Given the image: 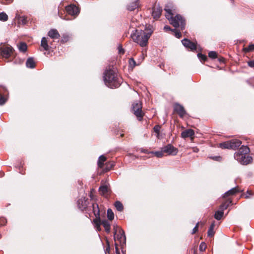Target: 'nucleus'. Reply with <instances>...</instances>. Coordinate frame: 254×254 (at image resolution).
I'll return each instance as SVG.
<instances>
[{
    "mask_svg": "<svg viewBox=\"0 0 254 254\" xmlns=\"http://www.w3.org/2000/svg\"><path fill=\"white\" fill-rule=\"evenodd\" d=\"M254 50V44H251L248 47L244 48V51L247 53Z\"/></svg>",
    "mask_w": 254,
    "mask_h": 254,
    "instance_id": "72a5a7b5",
    "label": "nucleus"
},
{
    "mask_svg": "<svg viewBox=\"0 0 254 254\" xmlns=\"http://www.w3.org/2000/svg\"><path fill=\"white\" fill-rule=\"evenodd\" d=\"M164 29L166 31H173V29H171V27L168 25H166L164 26Z\"/></svg>",
    "mask_w": 254,
    "mask_h": 254,
    "instance_id": "49530a36",
    "label": "nucleus"
},
{
    "mask_svg": "<svg viewBox=\"0 0 254 254\" xmlns=\"http://www.w3.org/2000/svg\"><path fill=\"white\" fill-rule=\"evenodd\" d=\"M217 58H218V61L220 63H225V59L224 58H223V57H218L217 56Z\"/></svg>",
    "mask_w": 254,
    "mask_h": 254,
    "instance_id": "de8ad7c7",
    "label": "nucleus"
},
{
    "mask_svg": "<svg viewBox=\"0 0 254 254\" xmlns=\"http://www.w3.org/2000/svg\"><path fill=\"white\" fill-rule=\"evenodd\" d=\"M182 43L186 48L190 49L191 51L195 50L196 49V44L188 39H184L182 40Z\"/></svg>",
    "mask_w": 254,
    "mask_h": 254,
    "instance_id": "f8f14e48",
    "label": "nucleus"
},
{
    "mask_svg": "<svg viewBox=\"0 0 254 254\" xmlns=\"http://www.w3.org/2000/svg\"><path fill=\"white\" fill-rule=\"evenodd\" d=\"M206 248V244L202 242L199 246V251L201 252H203L205 250Z\"/></svg>",
    "mask_w": 254,
    "mask_h": 254,
    "instance_id": "58836bf2",
    "label": "nucleus"
},
{
    "mask_svg": "<svg viewBox=\"0 0 254 254\" xmlns=\"http://www.w3.org/2000/svg\"><path fill=\"white\" fill-rule=\"evenodd\" d=\"M94 191V190H93V189H92V190H91V193H90V197H91V198H92V191Z\"/></svg>",
    "mask_w": 254,
    "mask_h": 254,
    "instance_id": "5fc2aeb1",
    "label": "nucleus"
},
{
    "mask_svg": "<svg viewBox=\"0 0 254 254\" xmlns=\"http://www.w3.org/2000/svg\"><path fill=\"white\" fill-rule=\"evenodd\" d=\"M109 191L110 189L109 188V185L107 183L102 184L99 189V191L100 193L106 197L108 196Z\"/></svg>",
    "mask_w": 254,
    "mask_h": 254,
    "instance_id": "4468645a",
    "label": "nucleus"
},
{
    "mask_svg": "<svg viewBox=\"0 0 254 254\" xmlns=\"http://www.w3.org/2000/svg\"><path fill=\"white\" fill-rule=\"evenodd\" d=\"M6 222H7V221L5 218H4V217L0 218V226H3V225H5Z\"/></svg>",
    "mask_w": 254,
    "mask_h": 254,
    "instance_id": "a19ab883",
    "label": "nucleus"
},
{
    "mask_svg": "<svg viewBox=\"0 0 254 254\" xmlns=\"http://www.w3.org/2000/svg\"><path fill=\"white\" fill-rule=\"evenodd\" d=\"M138 0H136L135 1L128 4L127 7V9L130 11H132L136 8L138 5Z\"/></svg>",
    "mask_w": 254,
    "mask_h": 254,
    "instance_id": "5701e85b",
    "label": "nucleus"
},
{
    "mask_svg": "<svg viewBox=\"0 0 254 254\" xmlns=\"http://www.w3.org/2000/svg\"><path fill=\"white\" fill-rule=\"evenodd\" d=\"M193 151L194 152H198V149L197 148H195V149H194Z\"/></svg>",
    "mask_w": 254,
    "mask_h": 254,
    "instance_id": "13d9d810",
    "label": "nucleus"
},
{
    "mask_svg": "<svg viewBox=\"0 0 254 254\" xmlns=\"http://www.w3.org/2000/svg\"><path fill=\"white\" fill-rule=\"evenodd\" d=\"M41 45L45 50L48 49V45L47 43V40L45 37H43L41 41Z\"/></svg>",
    "mask_w": 254,
    "mask_h": 254,
    "instance_id": "cd10ccee",
    "label": "nucleus"
},
{
    "mask_svg": "<svg viewBox=\"0 0 254 254\" xmlns=\"http://www.w3.org/2000/svg\"><path fill=\"white\" fill-rule=\"evenodd\" d=\"M153 33L151 29L142 30H135L131 33L130 36L133 41L137 43L142 47H145L148 44L149 38Z\"/></svg>",
    "mask_w": 254,
    "mask_h": 254,
    "instance_id": "f03ea898",
    "label": "nucleus"
},
{
    "mask_svg": "<svg viewBox=\"0 0 254 254\" xmlns=\"http://www.w3.org/2000/svg\"><path fill=\"white\" fill-rule=\"evenodd\" d=\"M107 160L106 157L104 155H101L99 157L98 161V165L99 167L102 168L103 167L104 163Z\"/></svg>",
    "mask_w": 254,
    "mask_h": 254,
    "instance_id": "a878e982",
    "label": "nucleus"
},
{
    "mask_svg": "<svg viewBox=\"0 0 254 254\" xmlns=\"http://www.w3.org/2000/svg\"><path fill=\"white\" fill-rule=\"evenodd\" d=\"M214 224H211V226H210V227L208 229V232H207V234H208V236H209V237L213 236V235L214 234Z\"/></svg>",
    "mask_w": 254,
    "mask_h": 254,
    "instance_id": "2f4dec72",
    "label": "nucleus"
},
{
    "mask_svg": "<svg viewBox=\"0 0 254 254\" xmlns=\"http://www.w3.org/2000/svg\"><path fill=\"white\" fill-rule=\"evenodd\" d=\"M162 12V8L159 4L155 3L152 8V15L154 19L158 18Z\"/></svg>",
    "mask_w": 254,
    "mask_h": 254,
    "instance_id": "ddd939ff",
    "label": "nucleus"
},
{
    "mask_svg": "<svg viewBox=\"0 0 254 254\" xmlns=\"http://www.w3.org/2000/svg\"><path fill=\"white\" fill-rule=\"evenodd\" d=\"M175 33V36L178 38H180L181 37V33L179 32L178 30H176L175 29H173V31Z\"/></svg>",
    "mask_w": 254,
    "mask_h": 254,
    "instance_id": "79ce46f5",
    "label": "nucleus"
},
{
    "mask_svg": "<svg viewBox=\"0 0 254 254\" xmlns=\"http://www.w3.org/2000/svg\"><path fill=\"white\" fill-rule=\"evenodd\" d=\"M15 19L17 20L18 26L24 25L27 23V18L25 16H20L19 14H16Z\"/></svg>",
    "mask_w": 254,
    "mask_h": 254,
    "instance_id": "a211bd4d",
    "label": "nucleus"
},
{
    "mask_svg": "<svg viewBox=\"0 0 254 254\" xmlns=\"http://www.w3.org/2000/svg\"><path fill=\"white\" fill-rule=\"evenodd\" d=\"M35 65L36 64H26L27 67L31 68L35 67Z\"/></svg>",
    "mask_w": 254,
    "mask_h": 254,
    "instance_id": "8fccbe9b",
    "label": "nucleus"
},
{
    "mask_svg": "<svg viewBox=\"0 0 254 254\" xmlns=\"http://www.w3.org/2000/svg\"><path fill=\"white\" fill-rule=\"evenodd\" d=\"M232 201L230 199L227 200L220 206V209L221 210L223 211L224 210L226 209L229 205L232 203Z\"/></svg>",
    "mask_w": 254,
    "mask_h": 254,
    "instance_id": "412c9836",
    "label": "nucleus"
},
{
    "mask_svg": "<svg viewBox=\"0 0 254 254\" xmlns=\"http://www.w3.org/2000/svg\"><path fill=\"white\" fill-rule=\"evenodd\" d=\"M150 154H153L156 157L158 158L162 157L164 155V152H163L162 148H161V150L159 151H151Z\"/></svg>",
    "mask_w": 254,
    "mask_h": 254,
    "instance_id": "c756f323",
    "label": "nucleus"
},
{
    "mask_svg": "<svg viewBox=\"0 0 254 254\" xmlns=\"http://www.w3.org/2000/svg\"><path fill=\"white\" fill-rule=\"evenodd\" d=\"M65 9L68 14L72 16H76L79 13L78 8L74 4H71L66 6Z\"/></svg>",
    "mask_w": 254,
    "mask_h": 254,
    "instance_id": "9d476101",
    "label": "nucleus"
},
{
    "mask_svg": "<svg viewBox=\"0 0 254 254\" xmlns=\"http://www.w3.org/2000/svg\"><path fill=\"white\" fill-rule=\"evenodd\" d=\"M102 225L103 226L106 232L109 233L110 232L111 225L107 220H104L102 222Z\"/></svg>",
    "mask_w": 254,
    "mask_h": 254,
    "instance_id": "393cba45",
    "label": "nucleus"
},
{
    "mask_svg": "<svg viewBox=\"0 0 254 254\" xmlns=\"http://www.w3.org/2000/svg\"><path fill=\"white\" fill-rule=\"evenodd\" d=\"M118 53L120 54H123L125 52L124 49L122 48L121 45H119L118 47Z\"/></svg>",
    "mask_w": 254,
    "mask_h": 254,
    "instance_id": "37998d69",
    "label": "nucleus"
},
{
    "mask_svg": "<svg viewBox=\"0 0 254 254\" xmlns=\"http://www.w3.org/2000/svg\"><path fill=\"white\" fill-rule=\"evenodd\" d=\"M194 135V131L192 129H188L183 131L181 133V136L182 138H186L190 137L191 139H193Z\"/></svg>",
    "mask_w": 254,
    "mask_h": 254,
    "instance_id": "dca6fc26",
    "label": "nucleus"
},
{
    "mask_svg": "<svg viewBox=\"0 0 254 254\" xmlns=\"http://www.w3.org/2000/svg\"><path fill=\"white\" fill-rule=\"evenodd\" d=\"M103 78L105 85L111 88L119 87L123 80L117 68L113 66H109L105 70Z\"/></svg>",
    "mask_w": 254,
    "mask_h": 254,
    "instance_id": "f257e3e1",
    "label": "nucleus"
},
{
    "mask_svg": "<svg viewBox=\"0 0 254 254\" xmlns=\"http://www.w3.org/2000/svg\"><path fill=\"white\" fill-rule=\"evenodd\" d=\"M123 136H124V134H121V137H123Z\"/></svg>",
    "mask_w": 254,
    "mask_h": 254,
    "instance_id": "bf43d9fd",
    "label": "nucleus"
},
{
    "mask_svg": "<svg viewBox=\"0 0 254 254\" xmlns=\"http://www.w3.org/2000/svg\"><path fill=\"white\" fill-rule=\"evenodd\" d=\"M128 63H129V64H131V63H132V64H136L135 62L132 58H130L129 59Z\"/></svg>",
    "mask_w": 254,
    "mask_h": 254,
    "instance_id": "3c124183",
    "label": "nucleus"
},
{
    "mask_svg": "<svg viewBox=\"0 0 254 254\" xmlns=\"http://www.w3.org/2000/svg\"><path fill=\"white\" fill-rule=\"evenodd\" d=\"M14 50L9 45H0V56L4 59H11L13 57Z\"/></svg>",
    "mask_w": 254,
    "mask_h": 254,
    "instance_id": "423d86ee",
    "label": "nucleus"
},
{
    "mask_svg": "<svg viewBox=\"0 0 254 254\" xmlns=\"http://www.w3.org/2000/svg\"><path fill=\"white\" fill-rule=\"evenodd\" d=\"M8 19L7 15L4 12L0 13V20L2 21H6Z\"/></svg>",
    "mask_w": 254,
    "mask_h": 254,
    "instance_id": "473e14b6",
    "label": "nucleus"
},
{
    "mask_svg": "<svg viewBox=\"0 0 254 254\" xmlns=\"http://www.w3.org/2000/svg\"><path fill=\"white\" fill-rule=\"evenodd\" d=\"M17 46L20 52L24 53L27 50V46L25 42H21L17 45Z\"/></svg>",
    "mask_w": 254,
    "mask_h": 254,
    "instance_id": "aec40b11",
    "label": "nucleus"
},
{
    "mask_svg": "<svg viewBox=\"0 0 254 254\" xmlns=\"http://www.w3.org/2000/svg\"><path fill=\"white\" fill-rule=\"evenodd\" d=\"M142 104L139 101L134 102L132 105L131 111L139 121L142 120L144 116V113L142 111Z\"/></svg>",
    "mask_w": 254,
    "mask_h": 254,
    "instance_id": "0eeeda50",
    "label": "nucleus"
},
{
    "mask_svg": "<svg viewBox=\"0 0 254 254\" xmlns=\"http://www.w3.org/2000/svg\"><path fill=\"white\" fill-rule=\"evenodd\" d=\"M25 64H35V62L33 58L30 57V58L27 59Z\"/></svg>",
    "mask_w": 254,
    "mask_h": 254,
    "instance_id": "ea45409f",
    "label": "nucleus"
},
{
    "mask_svg": "<svg viewBox=\"0 0 254 254\" xmlns=\"http://www.w3.org/2000/svg\"><path fill=\"white\" fill-rule=\"evenodd\" d=\"M93 223L97 230L99 231H100V225L102 224V222H101L100 221V216L98 217H96V218L93 220Z\"/></svg>",
    "mask_w": 254,
    "mask_h": 254,
    "instance_id": "b1692460",
    "label": "nucleus"
},
{
    "mask_svg": "<svg viewBox=\"0 0 254 254\" xmlns=\"http://www.w3.org/2000/svg\"><path fill=\"white\" fill-rule=\"evenodd\" d=\"M107 218L109 220L112 221L114 218V214L111 209L107 210Z\"/></svg>",
    "mask_w": 254,
    "mask_h": 254,
    "instance_id": "7c9ffc66",
    "label": "nucleus"
},
{
    "mask_svg": "<svg viewBox=\"0 0 254 254\" xmlns=\"http://www.w3.org/2000/svg\"><path fill=\"white\" fill-rule=\"evenodd\" d=\"M77 204L79 209L83 211L87 208L88 205V201L84 197L78 200Z\"/></svg>",
    "mask_w": 254,
    "mask_h": 254,
    "instance_id": "2eb2a0df",
    "label": "nucleus"
},
{
    "mask_svg": "<svg viewBox=\"0 0 254 254\" xmlns=\"http://www.w3.org/2000/svg\"><path fill=\"white\" fill-rule=\"evenodd\" d=\"M5 102V99L1 94H0V105H3Z\"/></svg>",
    "mask_w": 254,
    "mask_h": 254,
    "instance_id": "c03bdc74",
    "label": "nucleus"
},
{
    "mask_svg": "<svg viewBox=\"0 0 254 254\" xmlns=\"http://www.w3.org/2000/svg\"><path fill=\"white\" fill-rule=\"evenodd\" d=\"M173 8L172 3H168L165 7L164 10L166 12L165 16L168 19L170 23L175 28L180 26L182 29L185 28V20L183 17L180 14H177L174 17V14L172 12Z\"/></svg>",
    "mask_w": 254,
    "mask_h": 254,
    "instance_id": "7ed1b4c3",
    "label": "nucleus"
},
{
    "mask_svg": "<svg viewBox=\"0 0 254 254\" xmlns=\"http://www.w3.org/2000/svg\"><path fill=\"white\" fill-rule=\"evenodd\" d=\"M114 205L117 210L119 211H123L124 207L122 203L120 201H117L116 202H115Z\"/></svg>",
    "mask_w": 254,
    "mask_h": 254,
    "instance_id": "c85d7f7f",
    "label": "nucleus"
},
{
    "mask_svg": "<svg viewBox=\"0 0 254 254\" xmlns=\"http://www.w3.org/2000/svg\"><path fill=\"white\" fill-rule=\"evenodd\" d=\"M66 39L65 38V37L64 36V39H62V41H66Z\"/></svg>",
    "mask_w": 254,
    "mask_h": 254,
    "instance_id": "6e6d98bb",
    "label": "nucleus"
},
{
    "mask_svg": "<svg viewBox=\"0 0 254 254\" xmlns=\"http://www.w3.org/2000/svg\"><path fill=\"white\" fill-rule=\"evenodd\" d=\"M254 194V192L251 190H248L244 196L246 198H249L250 196L253 195Z\"/></svg>",
    "mask_w": 254,
    "mask_h": 254,
    "instance_id": "c9c22d12",
    "label": "nucleus"
},
{
    "mask_svg": "<svg viewBox=\"0 0 254 254\" xmlns=\"http://www.w3.org/2000/svg\"><path fill=\"white\" fill-rule=\"evenodd\" d=\"M197 56L200 60L203 61V62H205L207 59V57L205 55H203L201 53L197 54Z\"/></svg>",
    "mask_w": 254,
    "mask_h": 254,
    "instance_id": "e433bc0d",
    "label": "nucleus"
},
{
    "mask_svg": "<svg viewBox=\"0 0 254 254\" xmlns=\"http://www.w3.org/2000/svg\"><path fill=\"white\" fill-rule=\"evenodd\" d=\"M93 211L96 217L100 216V210L98 204L95 203L92 204Z\"/></svg>",
    "mask_w": 254,
    "mask_h": 254,
    "instance_id": "4be33fe9",
    "label": "nucleus"
},
{
    "mask_svg": "<svg viewBox=\"0 0 254 254\" xmlns=\"http://www.w3.org/2000/svg\"><path fill=\"white\" fill-rule=\"evenodd\" d=\"M250 152L249 148L247 146H242L234 154V158L242 165H247L252 162V157L248 154Z\"/></svg>",
    "mask_w": 254,
    "mask_h": 254,
    "instance_id": "20e7f679",
    "label": "nucleus"
},
{
    "mask_svg": "<svg viewBox=\"0 0 254 254\" xmlns=\"http://www.w3.org/2000/svg\"><path fill=\"white\" fill-rule=\"evenodd\" d=\"M140 151L141 152H143L144 153H146V154H150V152L148 151L146 149H143V148H141L140 149Z\"/></svg>",
    "mask_w": 254,
    "mask_h": 254,
    "instance_id": "09e8293b",
    "label": "nucleus"
},
{
    "mask_svg": "<svg viewBox=\"0 0 254 254\" xmlns=\"http://www.w3.org/2000/svg\"><path fill=\"white\" fill-rule=\"evenodd\" d=\"M240 190L238 187L232 188L226 192L224 195L223 197L226 198L230 195H234L240 191Z\"/></svg>",
    "mask_w": 254,
    "mask_h": 254,
    "instance_id": "f3484780",
    "label": "nucleus"
},
{
    "mask_svg": "<svg viewBox=\"0 0 254 254\" xmlns=\"http://www.w3.org/2000/svg\"><path fill=\"white\" fill-rule=\"evenodd\" d=\"M241 143V141L238 139H233L219 143L218 144V147L222 149H235L239 147Z\"/></svg>",
    "mask_w": 254,
    "mask_h": 254,
    "instance_id": "6e6552de",
    "label": "nucleus"
},
{
    "mask_svg": "<svg viewBox=\"0 0 254 254\" xmlns=\"http://www.w3.org/2000/svg\"><path fill=\"white\" fill-rule=\"evenodd\" d=\"M114 233V240L115 244L117 245V242L121 245H124L126 244V237L124 231L117 225L113 226Z\"/></svg>",
    "mask_w": 254,
    "mask_h": 254,
    "instance_id": "39448f33",
    "label": "nucleus"
},
{
    "mask_svg": "<svg viewBox=\"0 0 254 254\" xmlns=\"http://www.w3.org/2000/svg\"><path fill=\"white\" fill-rule=\"evenodd\" d=\"M224 214V212L222 210L217 211L214 215V217L216 220H219L223 217Z\"/></svg>",
    "mask_w": 254,
    "mask_h": 254,
    "instance_id": "bb28decb",
    "label": "nucleus"
},
{
    "mask_svg": "<svg viewBox=\"0 0 254 254\" xmlns=\"http://www.w3.org/2000/svg\"><path fill=\"white\" fill-rule=\"evenodd\" d=\"M249 66L251 67H254V64H248Z\"/></svg>",
    "mask_w": 254,
    "mask_h": 254,
    "instance_id": "4d7b16f0",
    "label": "nucleus"
},
{
    "mask_svg": "<svg viewBox=\"0 0 254 254\" xmlns=\"http://www.w3.org/2000/svg\"><path fill=\"white\" fill-rule=\"evenodd\" d=\"M160 128L161 127L159 126H155L153 128L154 131L157 134L156 136L158 138L159 137Z\"/></svg>",
    "mask_w": 254,
    "mask_h": 254,
    "instance_id": "4c0bfd02",
    "label": "nucleus"
},
{
    "mask_svg": "<svg viewBox=\"0 0 254 254\" xmlns=\"http://www.w3.org/2000/svg\"><path fill=\"white\" fill-rule=\"evenodd\" d=\"M174 110L181 118H183L186 115V112L184 108L179 104L176 103L174 104Z\"/></svg>",
    "mask_w": 254,
    "mask_h": 254,
    "instance_id": "9b49d317",
    "label": "nucleus"
},
{
    "mask_svg": "<svg viewBox=\"0 0 254 254\" xmlns=\"http://www.w3.org/2000/svg\"><path fill=\"white\" fill-rule=\"evenodd\" d=\"M220 159H221V157L220 156H216L213 157V159L214 160L218 161L220 160Z\"/></svg>",
    "mask_w": 254,
    "mask_h": 254,
    "instance_id": "603ef678",
    "label": "nucleus"
},
{
    "mask_svg": "<svg viewBox=\"0 0 254 254\" xmlns=\"http://www.w3.org/2000/svg\"><path fill=\"white\" fill-rule=\"evenodd\" d=\"M48 36L52 39H58L60 35L57 29H52L48 33Z\"/></svg>",
    "mask_w": 254,
    "mask_h": 254,
    "instance_id": "6ab92c4d",
    "label": "nucleus"
},
{
    "mask_svg": "<svg viewBox=\"0 0 254 254\" xmlns=\"http://www.w3.org/2000/svg\"><path fill=\"white\" fill-rule=\"evenodd\" d=\"M162 150L164 153H166L168 155L175 156L177 155L178 152V148L175 147L171 144H168L163 147Z\"/></svg>",
    "mask_w": 254,
    "mask_h": 254,
    "instance_id": "1a4fd4ad",
    "label": "nucleus"
},
{
    "mask_svg": "<svg viewBox=\"0 0 254 254\" xmlns=\"http://www.w3.org/2000/svg\"><path fill=\"white\" fill-rule=\"evenodd\" d=\"M199 223H197L196 225V226L194 227V228L192 230V234H195L198 230V227Z\"/></svg>",
    "mask_w": 254,
    "mask_h": 254,
    "instance_id": "a18cd8bd",
    "label": "nucleus"
},
{
    "mask_svg": "<svg viewBox=\"0 0 254 254\" xmlns=\"http://www.w3.org/2000/svg\"><path fill=\"white\" fill-rule=\"evenodd\" d=\"M218 54L215 51H210L208 53V57L212 59H214L217 58Z\"/></svg>",
    "mask_w": 254,
    "mask_h": 254,
    "instance_id": "f704fd0d",
    "label": "nucleus"
},
{
    "mask_svg": "<svg viewBox=\"0 0 254 254\" xmlns=\"http://www.w3.org/2000/svg\"><path fill=\"white\" fill-rule=\"evenodd\" d=\"M247 64H254V61H249V62H248Z\"/></svg>",
    "mask_w": 254,
    "mask_h": 254,
    "instance_id": "864d4df0",
    "label": "nucleus"
}]
</instances>
